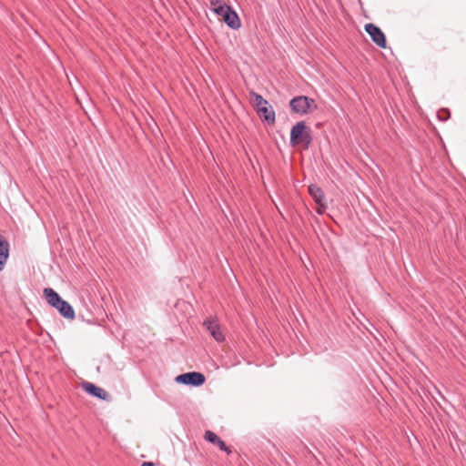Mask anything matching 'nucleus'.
I'll list each match as a JSON object with an SVG mask.
<instances>
[{
	"mask_svg": "<svg viewBox=\"0 0 466 466\" xmlns=\"http://www.w3.org/2000/svg\"><path fill=\"white\" fill-rule=\"evenodd\" d=\"M289 107L292 112L304 116L317 110L318 106L313 98L307 96H299L289 101Z\"/></svg>",
	"mask_w": 466,
	"mask_h": 466,
	"instance_id": "nucleus-2",
	"label": "nucleus"
},
{
	"mask_svg": "<svg viewBox=\"0 0 466 466\" xmlns=\"http://www.w3.org/2000/svg\"><path fill=\"white\" fill-rule=\"evenodd\" d=\"M203 327L217 342H223L225 340V335L221 330L219 323L216 319H205L203 321Z\"/></svg>",
	"mask_w": 466,
	"mask_h": 466,
	"instance_id": "nucleus-5",
	"label": "nucleus"
},
{
	"mask_svg": "<svg viewBox=\"0 0 466 466\" xmlns=\"http://www.w3.org/2000/svg\"><path fill=\"white\" fill-rule=\"evenodd\" d=\"M309 194L313 198L315 203L324 202L325 194L324 191L317 185L311 184L309 186Z\"/></svg>",
	"mask_w": 466,
	"mask_h": 466,
	"instance_id": "nucleus-13",
	"label": "nucleus"
},
{
	"mask_svg": "<svg viewBox=\"0 0 466 466\" xmlns=\"http://www.w3.org/2000/svg\"><path fill=\"white\" fill-rule=\"evenodd\" d=\"M211 5V10L218 15L223 16L224 14L227 12L228 8L230 6L224 4L223 2L219 0H212L210 2Z\"/></svg>",
	"mask_w": 466,
	"mask_h": 466,
	"instance_id": "nucleus-14",
	"label": "nucleus"
},
{
	"mask_svg": "<svg viewBox=\"0 0 466 466\" xmlns=\"http://www.w3.org/2000/svg\"><path fill=\"white\" fill-rule=\"evenodd\" d=\"M44 295L47 303L53 308H56L63 300L61 296L51 288H46Z\"/></svg>",
	"mask_w": 466,
	"mask_h": 466,
	"instance_id": "nucleus-12",
	"label": "nucleus"
},
{
	"mask_svg": "<svg viewBox=\"0 0 466 466\" xmlns=\"http://www.w3.org/2000/svg\"><path fill=\"white\" fill-rule=\"evenodd\" d=\"M225 24L232 30H238L241 26V21L238 13L230 6L222 16Z\"/></svg>",
	"mask_w": 466,
	"mask_h": 466,
	"instance_id": "nucleus-7",
	"label": "nucleus"
},
{
	"mask_svg": "<svg viewBox=\"0 0 466 466\" xmlns=\"http://www.w3.org/2000/svg\"><path fill=\"white\" fill-rule=\"evenodd\" d=\"M141 466H156L154 462L151 461H146L141 464Z\"/></svg>",
	"mask_w": 466,
	"mask_h": 466,
	"instance_id": "nucleus-17",
	"label": "nucleus"
},
{
	"mask_svg": "<svg viewBox=\"0 0 466 466\" xmlns=\"http://www.w3.org/2000/svg\"><path fill=\"white\" fill-rule=\"evenodd\" d=\"M365 32L370 35L371 40L380 48H386L387 40L382 30L372 23L366 24Z\"/></svg>",
	"mask_w": 466,
	"mask_h": 466,
	"instance_id": "nucleus-4",
	"label": "nucleus"
},
{
	"mask_svg": "<svg viewBox=\"0 0 466 466\" xmlns=\"http://www.w3.org/2000/svg\"><path fill=\"white\" fill-rule=\"evenodd\" d=\"M9 242L0 235V271H2L9 258Z\"/></svg>",
	"mask_w": 466,
	"mask_h": 466,
	"instance_id": "nucleus-8",
	"label": "nucleus"
},
{
	"mask_svg": "<svg viewBox=\"0 0 466 466\" xmlns=\"http://www.w3.org/2000/svg\"><path fill=\"white\" fill-rule=\"evenodd\" d=\"M257 113L264 122L269 125H273L276 121L275 111L269 105L267 106L259 107Z\"/></svg>",
	"mask_w": 466,
	"mask_h": 466,
	"instance_id": "nucleus-9",
	"label": "nucleus"
},
{
	"mask_svg": "<svg viewBox=\"0 0 466 466\" xmlns=\"http://www.w3.org/2000/svg\"><path fill=\"white\" fill-rule=\"evenodd\" d=\"M175 381L179 384L192 386V387H199L202 386L206 378L204 374L197 371H191L177 375L175 378Z\"/></svg>",
	"mask_w": 466,
	"mask_h": 466,
	"instance_id": "nucleus-3",
	"label": "nucleus"
},
{
	"mask_svg": "<svg viewBox=\"0 0 466 466\" xmlns=\"http://www.w3.org/2000/svg\"><path fill=\"white\" fill-rule=\"evenodd\" d=\"M317 204V209H316V212L319 214V215H323L325 212H326V209H327V204L326 202H319V203H316Z\"/></svg>",
	"mask_w": 466,
	"mask_h": 466,
	"instance_id": "nucleus-16",
	"label": "nucleus"
},
{
	"mask_svg": "<svg viewBox=\"0 0 466 466\" xmlns=\"http://www.w3.org/2000/svg\"><path fill=\"white\" fill-rule=\"evenodd\" d=\"M312 141L311 131L307 127L306 122L301 120L296 123L290 130L289 143L291 146H298L304 144L305 148H308Z\"/></svg>",
	"mask_w": 466,
	"mask_h": 466,
	"instance_id": "nucleus-1",
	"label": "nucleus"
},
{
	"mask_svg": "<svg viewBox=\"0 0 466 466\" xmlns=\"http://www.w3.org/2000/svg\"><path fill=\"white\" fill-rule=\"evenodd\" d=\"M83 390L92 397L97 398L99 400H105L108 398V393L102 388L88 382H82Z\"/></svg>",
	"mask_w": 466,
	"mask_h": 466,
	"instance_id": "nucleus-6",
	"label": "nucleus"
},
{
	"mask_svg": "<svg viewBox=\"0 0 466 466\" xmlns=\"http://www.w3.org/2000/svg\"><path fill=\"white\" fill-rule=\"evenodd\" d=\"M251 96L253 97L254 105L256 106V110L258 111L259 107L268 106V100L263 98V96L256 92H251Z\"/></svg>",
	"mask_w": 466,
	"mask_h": 466,
	"instance_id": "nucleus-15",
	"label": "nucleus"
},
{
	"mask_svg": "<svg viewBox=\"0 0 466 466\" xmlns=\"http://www.w3.org/2000/svg\"><path fill=\"white\" fill-rule=\"evenodd\" d=\"M55 309L58 310L61 316L68 319H75V310L73 307L66 300H62L59 305H57Z\"/></svg>",
	"mask_w": 466,
	"mask_h": 466,
	"instance_id": "nucleus-11",
	"label": "nucleus"
},
{
	"mask_svg": "<svg viewBox=\"0 0 466 466\" xmlns=\"http://www.w3.org/2000/svg\"><path fill=\"white\" fill-rule=\"evenodd\" d=\"M205 439L208 442L218 445L221 451L227 452L228 454L230 453V450L226 445L225 441H222L214 431H207L205 432Z\"/></svg>",
	"mask_w": 466,
	"mask_h": 466,
	"instance_id": "nucleus-10",
	"label": "nucleus"
}]
</instances>
